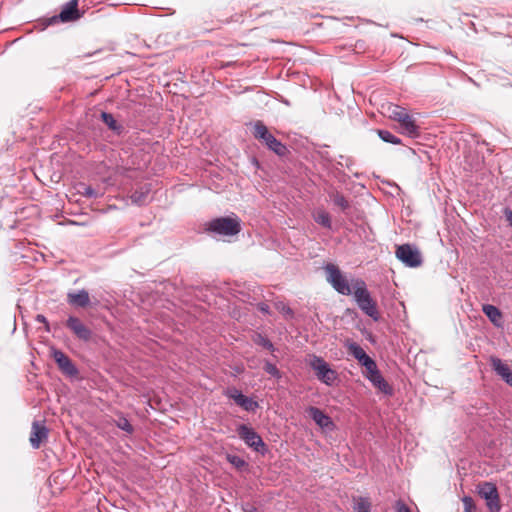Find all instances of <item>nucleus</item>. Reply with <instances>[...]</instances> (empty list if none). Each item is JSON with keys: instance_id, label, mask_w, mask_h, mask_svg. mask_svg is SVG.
<instances>
[{"instance_id": "f257e3e1", "label": "nucleus", "mask_w": 512, "mask_h": 512, "mask_svg": "<svg viewBox=\"0 0 512 512\" xmlns=\"http://www.w3.org/2000/svg\"><path fill=\"white\" fill-rule=\"evenodd\" d=\"M353 296L359 309L374 321H378L380 314L376 301L372 298L364 280L356 278L352 280Z\"/></svg>"}, {"instance_id": "f03ea898", "label": "nucleus", "mask_w": 512, "mask_h": 512, "mask_svg": "<svg viewBox=\"0 0 512 512\" xmlns=\"http://www.w3.org/2000/svg\"><path fill=\"white\" fill-rule=\"evenodd\" d=\"M252 134L255 139L264 144L269 150L273 151L278 156H284L287 153V147L277 140L274 135L268 130L267 126L260 120L253 123Z\"/></svg>"}, {"instance_id": "7ed1b4c3", "label": "nucleus", "mask_w": 512, "mask_h": 512, "mask_svg": "<svg viewBox=\"0 0 512 512\" xmlns=\"http://www.w3.org/2000/svg\"><path fill=\"white\" fill-rule=\"evenodd\" d=\"M388 112L389 117L400 124L403 134L411 138H417L420 135L419 126L416 125L415 120L408 114L405 108L391 105L388 108Z\"/></svg>"}, {"instance_id": "20e7f679", "label": "nucleus", "mask_w": 512, "mask_h": 512, "mask_svg": "<svg viewBox=\"0 0 512 512\" xmlns=\"http://www.w3.org/2000/svg\"><path fill=\"white\" fill-rule=\"evenodd\" d=\"M327 282L339 293L345 296L353 293L352 284L344 277L341 270L335 264H327L325 266Z\"/></svg>"}, {"instance_id": "39448f33", "label": "nucleus", "mask_w": 512, "mask_h": 512, "mask_svg": "<svg viewBox=\"0 0 512 512\" xmlns=\"http://www.w3.org/2000/svg\"><path fill=\"white\" fill-rule=\"evenodd\" d=\"M207 230L224 236H233L240 232V220L237 217H219L208 223Z\"/></svg>"}, {"instance_id": "423d86ee", "label": "nucleus", "mask_w": 512, "mask_h": 512, "mask_svg": "<svg viewBox=\"0 0 512 512\" xmlns=\"http://www.w3.org/2000/svg\"><path fill=\"white\" fill-rule=\"evenodd\" d=\"M239 437L245 442L247 446L252 448L254 451L265 454L267 452V446L262 440L261 436L251 427L241 424L237 428Z\"/></svg>"}, {"instance_id": "0eeeda50", "label": "nucleus", "mask_w": 512, "mask_h": 512, "mask_svg": "<svg viewBox=\"0 0 512 512\" xmlns=\"http://www.w3.org/2000/svg\"><path fill=\"white\" fill-rule=\"evenodd\" d=\"M310 366L314 370L317 378L328 386H332L336 379L337 373L331 369L328 363L321 357L313 356Z\"/></svg>"}, {"instance_id": "6e6552de", "label": "nucleus", "mask_w": 512, "mask_h": 512, "mask_svg": "<svg viewBox=\"0 0 512 512\" xmlns=\"http://www.w3.org/2000/svg\"><path fill=\"white\" fill-rule=\"evenodd\" d=\"M478 494L486 500L490 512H499L501 509L499 493L494 483L483 482L478 485Z\"/></svg>"}, {"instance_id": "1a4fd4ad", "label": "nucleus", "mask_w": 512, "mask_h": 512, "mask_svg": "<svg viewBox=\"0 0 512 512\" xmlns=\"http://www.w3.org/2000/svg\"><path fill=\"white\" fill-rule=\"evenodd\" d=\"M78 9V0H70L63 7L59 15L52 16L48 19V25H53L58 22H73L82 17Z\"/></svg>"}, {"instance_id": "9d476101", "label": "nucleus", "mask_w": 512, "mask_h": 512, "mask_svg": "<svg viewBox=\"0 0 512 512\" xmlns=\"http://www.w3.org/2000/svg\"><path fill=\"white\" fill-rule=\"evenodd\" d=\"M395 254L408 267H419L422 264L421 253L410 244L399 245Z\"/></svg>"}, {"instance_id": "9b49d317", "label": "nucleus", "mask_w": 512, "mask_h": 512, "mask_svg": "<svg viewBox=\"0 0 512 512\" xmlns=\"http://www.w3.org/2000/svg\"><path fill=\"white\" fill-rule=\"evenodd\" d=\"M65 326L81 341L89 342L92 339V330L76 316H69L65 322Z\"/></svg>"}, {"instance_id": "f8f14e48", "label": "nucleus", "mask_w": 512, "mask_h": 512, "mask_svg": "<svg viewBox=\"0 0 512 512\" xmlns=\"http://www.w3.org/2000/svg\"><path fill=\"white\" fill-rule=\"evenodd\" d=\"M365 376L379 391L386 395H392L393 389L381 375L376 363L366 369Z\"/></svg>"}, {"instance_id": "ddd939ff", "label": "nucleus", "mask_w": 512, "mask_h": 512, "mask_svg": "<svg viewBox=\"0 0 512 512\" xmlns=\"http://www.w3.org/2000/svg\"><path fill=\"white\" fill-rule=\"evenodd\" d=\"M225 395L228 398L233 399L237 405L248 412H254L259 406L257 401L245 396L240 390L236 388H228L225 391Z\"/></svg>"}, {"instance_id": "4468645a", "label": "nucleus", "mask_w": 512, "mask_h": 512, "mask_svg": "<svg viewBox=\"0 0 512 512\" xmlns=\"http://www.w3.org/2000/svg\"><path fill=\"white\" fill-rule=\"evenodd\" d=\"M345 347L349 354L352 355L365 368V370L369 367L371 368L372 365L376 363L356 342L347 340L345 342Z\"/></svg>"}, {"instance_id": "2eb2a0df", "label": "nucleus", "mask_w": 512, "mask_h": 512, "mask_svg": "<svg viewBox=\"0 0 512 512\" xmlns=\"http://www.w3.org/2000/svg\"><path fill=\"white\" fill-rule=\"evenodd\" d=\"M53 359L57 363L59 369L66 375L74 377L78 374V370L72 360L62 351L53 350Z\"/></svg>"}, {"instance_id": "dca6fc26", "label": "nucleus", "mask_w": 512, "mask_h": 512, "mask_svg": "<svg viewBox=\"0 0 512 512\" xmlns=\"http://www.w3.org/2000/svg\"><path fill=\"white\" fill-rule=\"evenodd\" d=\"M48 437V429L44 424H41L39 421H34L32 423L31 433H30V444L34 449H38L40 444L46 440Z\"/></svg>"}, {"instance_id": "f3484780", "label": "nucleus", "mask_w": 512, "mask_h": 512, "mask_svg": "<svg viewBox=\"0 0 512 512\" xmlns=\"http://www.w3.org/2000/svg\"><path fill=\"white\" fill-rule=\"evenodd\" d=\"M490 364L495 373L502 378L509 386L512 387V370L500 358L490 357Z\"/></svg>"}, {"instance_id": "a211bd4d", "label": "nucleus", "mask_w": 512, "mask_h": 512, "mask_svg": "<svg viewBox=\"0 0 512 512\" xmlns=\"http://www.w3.org/2000/svg\"><path fill=\"white\" fill-rule=\"evenodd\" d=\"M67 302L77 308H85L90 304V296L85 289L69 292L67 294Z\"/></svg>"}, {"instance_id": "6ab92c4d", "label": "nucleus", "mask_w": 512, "mask_h": 512, "mask_svg": "<svg viewBox=\"0 0 512 512\" xmlns=\"http://www.w3.org/2000/svg\"><path fill=\"white\" fill-rule=\"evenodd\" d=\"M307 413L313 419V421L321 428H328L333 426L331 418L319 408L310 406L307 409Z\"/></svg>"}, {"instance_id": "aec40b11", "label": "nucleus", "mask_w": 512, "mask_h": 512, "mask_svg": "<svg viewBox=\"0 0 512 512\" xmlns=\"http://www.w3.org/2000/svg\"><path fill=\"white\" fill-rule=\"evenodd\" d=\"M482 311L494 326H502V312L498 307L491 304H484L482 306Z\"/></svg>"}, {"instance_id": "412c9836", "label": "nucleus", "mask_w": 512, "mask_h": 512, "mask_svg": "<svg viewBox=\"0 0 512 512\" xmlns=\"http://www.w3.org/2000/svg\"><path fill=\"white\" fill-rule=\"evenodd\" d=\"M101 119L108 126V128L115 132L117 135H120L123 132L124 127L116 121L111 113L102 112Z\"/></svg>"}, {"instance_id": "4be33fe9", "label": "nucleus", "mask_w": 512, "mask_h": 512, "mask_svg": "<svg viewBox=\"0 0 512 512\" xmlns=\"http://www.w3.org/2000/svg\"><path fill=\"white\" fill-rule=\"evenodd\" d=\"M150 188L148 186H142L136 189L130 196L132 202L137 205H143L147 202Z\"/></svg>"}, {"instance_id": "5701e85b", "label": "nucleus", "mask_w": 512, "mask_h": 512, "mask_svg": "<svg viewBox=\"0 0 512 512\" xmlns=\"http://www.w3.org/2000/svg\"><path fill=\"white\" fill-rule=\"evenodd\" d=\"M371 502L368 498H354L353 512H371Z\"/></svg>"}, {"instance_id": "b1692460", "label": "nucleus", "mask_w": 512, "mask_h": 512, "mask_svg": "<svg viewBox=\"0 0 512 512\" xmlns=\"http://www.w3.org/2000/svg\"><path fill=\"white\" fill-rule=\"evenodd\" d=\"M313 217L319 225L328 229L331 228V218L328 212L320 209L314 213Z\"/></svg>"}, {"instance_id": "393cba45", "label": "nucleus", "mask_w": 512, "mask_h": 512, "mask_svg": "<svg viewBox=\"0 0 512 512\" xmlns=\"http://www.w3.org/2000/svg\"><path fill=\"white\" fill-rule=\"evenodd\" d=\"M330 199L334 205L338 206L343 211L350 207L348 200L339 192H332L330 194Z\"/></svg>"}, {"instance_id": "a878e982", "label": "nucleus", "mask_w": 512, "mask_h": 512, "mask_svg": "<svg viewBox=\"0 0 512 512\" xmlns=\"http://www.w3.org/2000/svg\"><path fill=\"white\" fill-rule=\"evenodd\" d=\"M114 424L121 430L127 432L128 434H132L134 432V428L129 422V420L123 416L122 414H119L116 419H114Z\"/></svg>"}, {"instance_id": "bb28decb", "label": "nucleus", "mask_w": 512, "mask_h": 512, "mask_svg": "<svg viewBox=\"0 0 512 512\" xmlns=\"http://www.w3.org/2000/svg\"><path fill=\"white\" fill-rule=\"evenodd\" d=\"M252 340L255 344H257L259 346H262L270 351L274 350V346H273L272 342L266 336L262 335L261 333H255L252 337Z\"/></svg>"}, {"instance_id": "cd10ccee", "label": "nucleus", "mask_w": 512, "mask_h": 512, "mask_svg": "<svg viewBox=\"0 0 512 512\" xmlns=\"http://www.w3.org/2000/svg\"><path fill=\"white\" fill-rule=\"evenodd\" d=\"M378 136L387 143L398 145L401 140L388 130H377Z\"/></svg>"}, {"instance_id": "c85d7f7f", "label": "nucleus", "mask_w": 512, "mask_h": 512, "mask_svg": "<svg viewBox=\"0 0 512 512\" xmlns=\"http://www.w3.org/2000/svg\"><path fill=\"white\" fill-rule=\"evenodd\" d=\"M80 188L82 190H79V193L82 194L85 197L97 198L99 196V193L95 189H93L91 186H87V185L81 184Z\"/></svg>"}, {"instance_id": "c756f323", "label": "nucleus", "mask_w": 512, "mask_h": 512, "mask_svg": "<svg viewBox=\"0 0 512 512\" xmlns=\"http://www.w3.org/2000/svg\"><path fill=\"white\" fill-rule=\"evenodd\" d=\"M263 369H264V371L266 373H268L269 375H271L273 377H276V378H280L281 377L280 371L278 370L276 365L271 363V362H269V361L265 362Z\"/></svg>"}, {"instance_id": "7c9ffc66", "label": "nucleus", "mask_w": 512, "mask_h": 512, "mask_svg": "<svg viewBox=\"0 0 512 512\" xmlns=\"http://www.w3.org/2000/svg\"><path fill=\"white\" fill-rule=\"evenodd\" d=\"M228 461L237 468H242L246 465L245 460L236 455H228Z\"/></svg>"}, {"instance_id": "2f4dec72", "label": "nucleus", "mask_w": 512, "mask_h": 512, "mask_svg": "<svg viewBox=\"0 0 512 512\" xmlns=\"http://www.w3.org/2000/svg\"><path fill=\"white\" fill-rule=\"evenodd\" d=\"M463 503L465 506V512H475L476 507H475L471 497H464Z\"/></svg>"}, {"instance_id": "473e14b6", "label": "nucleus", "mask_w": 512, "mask_h": 512, "mask_svg": "<svg viewBox=\"0 0 512 512\" xmlns=\"http://www.w3.org/2000/svg\"><path fill=\"white\" fill-rule=\"evenodd\" d=\"M36 321H37V322H39V323H43V324H45L46 331H49V330H50V328H49V323H48V321H47V319H46V317H45L44 315H42V314H38V315L36 316Z\"/></svg>"}, {"instance_id": "72a5a7b5", "label": "nucleus", "mask_w": 512, "mask_h": 512, "mask_svg": "<svg viewBox=\"0 0 512 512\" xmlns=\"http://www.w3.org/2000/svg\"><path fill=\"white\" fill-rule=\"evenodd\" d=\"M397 512H410V509L401 501L397 502Z\"/></svg>"}, {"instance_id": "f704fd0d", "label": "nucleus", "mask_w": 512, "mask_h": 512, "mask_svg": "<svg viewBox=\"0 0 512 512\" xmlns=\"http://www.w3.org/2000/svg\"><path fill=\"white\" fill-rule=\"evenodd\" d=\"M504 215L506 218V221L509 223V225L512 227V210L505 209Z\"/></svg>"}, {"instance_id": "c9c22d12", "label": "nucleus", "mask_w": 512, "mask_h": 512, "mask_svg": "<svg viewBox=\"0 0 512 512\" xmlns=\"http://www.w3.org/2000/svg\"><path fill=\"white\" fill-rule=\"evenodd\" d=\"M258 308L263 313H268L269 312V306L267 304H265V303H260L258 305Z\"/></svg>"}]
</instances>
